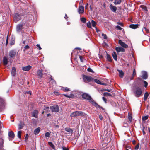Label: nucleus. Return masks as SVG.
I'll return each mask as SVG.
<instances>
[{
  "label": "nucleus",
  "instance_id": "1",
  "mask_svg": "<svg viewBox=\"0 0 150 150\" xmlns=\"http://www.w3.org/2000/svg\"><path fill=\"white\" fill-rule=\"evenodd\" d=\"M82 98L83 99L88 100L92 104L95 103V104L96 105V107H99L103 109V108L102 107H100L95 102V101L92 99L91 96L88 94L86 93H84L82 94Z\"/></svg>",
  "mask_w": 150,
  "mask_h": 150
},
{
  "label": "nucleus",
  "instance_id": "2",
  "mask_svg": "<svg viewBox=\"0 0 150 150\" xmlns=\"http://www.w3.org/2000/svg\"><path fill=\"white\" fill-rule=\"evenodd\" d=\"M85 115V114L83 112L80 111H77L72 113L70 115V117H73L79 116H83Z\"/></svg>",
  "mask_w": 150,
  "mask_h": 150
},
{
  "label": "nucleus",
  "instance_id": "3",
  "mask_svg": "<svg viewBox=\"0 0 150 150\" xmlns=\"http://www.w3.org/2000/svg\"><path fill=\"white\" fill-rule=\"evenodd\" d=\"M134 93L136 97H139L141 96L142 91L141 88L138 87H137L134 89Z\"/></svg>",
  "mask_w": 150,
  "mask_h": 150
},
{
  "label": "nucleus",
  "instance_id": "4",
  "mask_svg": "<svg viewBox=\"0 0 150 150\" xmlns=\"http://www.w3.org/2000/svg\"><path fill=\"white\" fill-rule=\"evenodd\" d=\"M5 106L4 100L0 97V112L1 111L5 108Z\"/></svg>",
  "mask_w": 150,
  "mask_h": 150
},
{
  "label": "nucleus",
  "instance_id": "5",
  "mask_svg": "<svg viewBox=\"0 0 150 150\" xmlns=\"http://www.w3.org/2000/svg\"><path fill=\"white\" fill-rule=\"evenodd\" d=\"M50 110L54 112H57L59 110V107L57 105H54L50 107Z\"/></svg>",
  "mask_w": 150,
  "mask_h": 150
},
{
  "label": "nucleus",
  "instance_id": "6",
  "mask_svg": "<svg viewBox=\"0 0 150 150\" xmlns=\"http://www.w3.org/2000/svg\"><path fill=\"white\" fill-rule=\"evenodd\" d=\"M83 79L84 81H88V82L91 81L93 80V79L91 77L89 76H86L84 75L83 77Z\"/></svg>",
  "mask_w": 150,
  "mask_h": 150
},
{
  "label": "nucleus",
  "instance_id": "7",
  "mask_svg": "<svg viewBox=\"0 0 150 150\" xmlns=\"http://www.w3.org/2000/svg\"><path fill=\"white\" fill-rule=\"evenodd\" d=\"M32 68V67L30 65L23 66L22 67V69L25 71H28L30 70Z\"/></svg>",
  "mask_w": 150,
  "mask_h": 150
},
{
  "label": "nucleus",
  "instance_id": "8",
  "mask_svg": "<svg viewBox=\"0 0 150 150\" xmlns=\"http://www.w3.org/2000/svg\"><path fill=\"white\" fill-rule=\"evenodd\" d=\"M119 44L123 47L126 48L128 47V45L125 44L124 42L121 40H119Z\"/></svg>",
  "mask_w": 150,
  "mask_h": 150
},
{
  "label": "nucleus",
  "instance_id": "9",
  "mask_svg": "<svg viewBox=\"0 0 150 150\" xmlns=\"http://www.w3.org/2000/svg\"><path fill=\"white\" fill-rule=\"evenodd\" d=\"M8 58L6 56H4L3 58V62L4 65L6 66L8 62Z\"/></svg>",
  "mask_w": 150,
  "mask_h": 150
},
{
  "label": "nucleus",
  "instance_id": "10",
  "mask_svg": "<svg viewBox=\"0 0 150 150\" xmlns=\"http://www.w3.org/2000/svg\"><path fill=\"white\" fill-rule=\"evenodd\" d=\"M84 6H79L78 12L79 14H81L84 12Z\"/></svg>",
  "mask_w": 150,
  "mask_h": 150
},
{
  "label": "nucleus",
  "instance_id": "11",
  "mask_svg": "<svg viewBox=\"0 0 150 150\" xmlns=\"http://www.w3.org/2000/svg\"><path fill=\"white\" fill-rule=\"evenodd\" d=\"M21 17L20 15L18 13L16 14L14 18V20L15 22H17L20 19Z\"/></svg>",
  "mask_w": 150,
  "mask_h": 150
},
{
  "label": "nucleus",
  "instance_id": "12",
  "mask_svg": "<svg viewBox=\"0 0 150 150\" xmlns=\"http://www.w3.org/2000/svg\"><path fill=\"white\" fill-rule=\"evenodd\" d=\"M115 50L118 52H124L125 51V50L121 47H117Z\"/></svg>",
  "mask_w": 150,
  "mask_h": 150
},
{
  "label": "nucleus",
  "instance_id": "13",
  "mask_svg": "<svg viewBox=\"0 0 150 150\" xmlns=\"http://www.w3.org/2000/svg\"><path fill=\"white\" fill-rule=\"evenodd\" d=\"M11 41L10 42V45H13L15 43V37L13 35H12L11 37Z\"/></svg>",
  "mask_w": 150,
  "mask_h": 150
},
{
  "label": "nucleus",
  "instance_id": "14",
  "mask_svg": "<svg viewBox=\"0 0 150 150\" xmlns=\"http://www.w3.org/2000/svg\"><path fill=\"white\" fill-rule=\"evenodd\" d=\"M110 8L112 11L114 12H115L117 10V7L116 6H113L112 4L110 5Z\"/></svg>",
  "mask_w": 150,
  "mask_h": 150
},
{
  "label": "nucleus",
  "instance_id": "15",
  "mask_svg": "<svg viewBox=\"0 0 150 150\" xmlns=\"http://www.w3.org/2000/svg\"><path fill=\"white\" fill-rule=\"evenodd\" d=\"M38 112L37 110H35L32 113V115L35 117L37 118L38 117Z\"/></svg>",
  "mask_w": 150,
  "mask_h": 150
},
{
  "label": "nucleus",
  "instance_id": "16",
  "mask_svg": "<svg viewBox=\"0 0 150 150\" xmlns=\"http://www.w3.org/2000/svg\"><path fill=\"white\" fill-rule=\"evenodd\" d=\"M16 54V52L14 50H11L10 52V57L13 58L15 56Z\"/></svg>",
  "mask_w": 150,
  "mask_h": 150
},
{
  "label": "nucleus",
  "instance_id": "17",
  "mask_svg": "<svg viewBox=\"0 0 150 150\" xmlns=\"http://www.w3.org/2000/svg\"><path fill=\"white\" fill-rule=\"evenodd\" d=\"M37 74L41 78L42 77L43 75L42 71V70H39L37 71Z\"/></svg>",
  "mask_w": 150,
  "mask_h": 150
},
{
  "label": "nucleus",
  "instance_id": "18",
  "mask_svg": "<svg viewBox=\"0 0 150 150\" xmlns=\"http://www.w3.org/2000/svg\"><path fill=\"white\" fill-rule=\"evenodd\" d=\"M16 69L14 67L12 68V70L11 72V75L12 76H14L16 75Z\"/></svg>",
  "mask_w": 150,
  "mask_h": 150
},
{
  "label": "nucleus",
  "instance_id": "19",
  "mask_svg": "<svg viewBox=\"0 0 150 150\" xmlns=\"http://www.w3.org/2000/svg\"><path fill=\"white\" fill-rule=\"evenodd\" d=\"M142 78L144 79H146L147 78V74L146 72L143 71L142 75Z\"/></svg>",
  "mask_w": 150,
  "mask_h": 150
},
{
  "label": "nucleus",
  "instance_id": "20",
  "mask_svg": "<svg viewBox=\"0 0 150 150\" xmlns=\"http://www.w3.org/2000/svg\"><path fill=\"white\" fill-rule=\"evenodd\" d=\"M139 26V25L138 24H131L129 27L130 28L133 29H135L137 28H138Z\"/></svg>",
  "mask_w": 150,
  "mask_h": 150
},
{
  "label": "nucleus",
  "instance_id": "21",
  "mask_svg": "<svg viewBox=\"0 0 150 150\" xmlns=\"http://www.w3.org/2000/svg\"><path fill=\"white\" fill-rule=\"evenodd\" d=\"M117 70L119 72V76L120 78H122L124 75L123 72L121 70L117 69Z\"/></svg>",
  "mask_w": 150,
  "mask_h": 150
},
{
  "label": "nucleus",
  "instance_id": "22",
  "mask_svg": "<svg viewBox=\"0 0 150 150\" xmlns=\"http://www.w3.org/2000/svg\"><path fill=\"white\" fill-rule=\"evenodd\" d=\"M3 143V139L2 138H0V150L2 149Z\"/></svg>",
  "mask_w": 150,
  "mask_h": 150
},
{
  "label": "nucleus",
  "instance_id": "23",
  "mask_svg": "<svg viewBox=\"0 0 150 150\" xmlns=\"http://www.w3.org/2000/svg\"><path fill=\"white\" fill-rule=\"evenodd\" d=\"M15 137V135L14 133L12 131H10V140L12 139Z\"/></svg>",
  "mask_w": 150,
  "mask_h": 150
},
{
  "label": "nucleus",
  "instance_id": "24",
  "mask_svg": "<svg viewBox=\"0 0 150 150\" xmlns=\"http://www.w3.org/2000/svg\"><path fill=\"white\" fill-rule=\"evenodd\" d=\"M50 86L52 87L56 85V82L54 80H51L50 81Z\"/></svg>",
  "mask_w": 150,
  "mask_h": 150
},
{
  "label": "nucleus",
  "instance_id": "25",
  "mask_svg": "<svg viewBox=\"0 0 150 150\" xmlns=\"http://www.w3.org/2000/svg\"><path fill=\"white\" fill-rule=\"evenodd\" d=\"M112 55L114 59L115 60L117 61V56L116 54V53L115 52H113L112 53Z\"/></svg>",
  "mask_w": 150,
  "mask_h": 150
},
{
  "label": "nucleus",
  "instance_id": "26",
  "mask_svg": "<svg viewBox=\"0 0 150 150\" xmlns=\"http://www.w3.org/2000/svg\"><path fill=\"white\" fill-rule=\"evenodd\" d=\"M40 127H38V128H36V129H35V130L34 131V134H36L39 133V132L40 131Z\"/></svg>",
  "mask_w": 150,
  "mask_h": 150
},
{
  "label": "nucleus",
  "instance_id": "27",
  "mask_svg": "<svg viewBox=\"0 0 150 150\" xmlns=\"http://www.w3.org/2000/svg\"><path fill=\"white\" fill-rule=\"evenodd\" d=\"M22 25L19 24L17 26V30L18 31H20L22 29Z\"/></svg>",
  "mask_w": 150,
  "mask_h": 150
},
{
  "label": "nucleus",
  "instance_id": "28",
  "mask_svg": "<svg viewBox=\"0 0 150 150\" xmlns=\"http://www.w3.org/2000/svg\"><path fill=\"white\" fill-rule=\"evenodd\" d=\"M149 94L147 92H146L144 95V100L146 101V100Z\"/></svg>",
  "mask_w": 150,
  "mask_h": 150
},
{
  "label": "nucleus",
  "instance_id": "29",
  "mask_svg": "<svg viewBox=\"0 0 150 150\" xmlns=\"http://www.w3.org/2000/svg\"><path fill=\"white\" fill-rule=\"evenodd\" d=\"M49 145L53 149L55 150V146L51 142H48Z\"/></svg>",
  "mask_w": 150,
  "mask_h": 150
},
{
  "label": "nucleus",
  "instance_id": "30",
  "mask_svg": "<svg viewBox=\"0 0 150 150\" xmlns=\"http://www.w3.org/2000/svg\"><path fill=\"white\" fill-rule=\"evenodd\" d=\"M143 29H144L145 30L146 33H149V29L146 27V25L145 24L144 26Z\"/></svg>",
  "mask_w": 150,
  "mask_h": 150
},
{
  "label": "nucleus",
  "instance_id": "31",
  "mask_svg": "<svg viewBox=\"0 0 150 150\" xmlns=\"http://www.w3.org/2000/svg\"><path fill=\"white\" fill-rule=\"evenodd\" d=\"M64 96H65L66 97H68V98H72V97H73V96H74V95L72 93L70 94L69 95H67V94H64Z\"/></svg>",
  "mask_w": 150,
  "mask_h": 150
},
{
  "label": "nucleus",
  "instance_id": "32",
  "mask_svg": "<svg viewBox=\"0 0 150 150\" xmlns=\"http://www.w3.org/2000/svg\"><path fill=\"white\" fill-rule=\"evenodd\" d=\"M65 130L66 131L69 132L71 133H72L73 132L71 129L69 128H65Z\"/></svg>",
  "mask_w": 150,
  "mask_h": 150
},
{
  "label": "nucleus",
  "instance_id": "33",
  "mask_svg": "<svg viewBox=\"0 0 150 150\" xmlns=\"http://www.w3.org/2000/svg\"><path fill=\"white\" fill-rule=\"evenodd\" d=\"M121 2V0H115V5L120 4Z\"/></svg>",
  "mask_w": 150,
  "mask_h": 150
},
{
  "label": "nucleus",
  "instance_id": "34",
  "mask_svg": "<svg viewBox=\"0 0 150 150\" xmlns=\"http://www.w3.org/2000/svg\"><path fill=\"white\" fill-rule=\"evenodd\" d=\"M107 59L108 61H112L111 57H110V56L108 54H107Z\"/></svg>",
  "mask_w": 150,
  "mask_h": 150
},
{
  "label": "nucleus",
  "instance_id": "35",
  "mask_svg": "<svg viewBox=\"0 0 150 150\" xmlns=\"http://www.w3.org/2000/svg\"><path fill=\"white\" fill-rule=\"evenodd\" d=\"M94 81L97 83L99 84H101V82L98 79H94L93 80Z\"/></svg>",
  "mask_w": 150,
  "mask_h": 150
},
{
  "label": "nucleus",
  "instance_id": "36",
  "mask_svg": "<svg viewBox=\"0 0 150 150\" xmlns=\"http://www.w3.org/2000/svg\"><path fill=\"white\" fill-rule=\"evenodd\" d=\"M62 90L64 92H67L69 91V89L67 87L63 88H62Z\"/></svg>",
  "mask_w": 150,
  "mask_h": 150
},
{
  "label": "nucleus",
  "instance_id": "37",
  "mask_svg": "<svg viewBox=\"0 0 150 150\" xmlns=\"http://www.w3.org/2000/svg\"><path fill=\"white\" fill-rule=\"evenodd\" d=\"M91 23H92V26L93 27H95L96 25V22L93 20H92L91 21Z\"/></svg>",
  "mask_w": 150,
  "mask_h": 150
},
{
  "label": "nucleus",
  "instance_id": "38",
  "mask_svg": "<svg viewBox=\"0 0 150 150\" xmlns=\"http://www.w3.org/2000/svg\"><path fill=\"white\" fill-rule=\"evenodd\" d=\"M21 131L18 132L17 136L19 138H21Z\"/></svg>",
  "mask_w": 150,
  "mask_h": 150
},
{
  "label": "nucleus",
  "instance_id": "39",
  "mask_svg": "<svg viewBox=\"0 0 150 150\" xmlns=\"http://www.w3.org/2000/svg\"><path fill=\"white\" fill-rule=\"evenodd\" d=\"M87 26L88 27L91 28V23L90 21L88 22L87 23Z\"/></svg>",
  "mask_w": 150,
  "mask_h": 150
},
{
  "label": "nucleus",
  "instance_id": "40",
  "mask_svg": "<svg viewBox=\"0 0 150 150\" xmlns=\"http://www.w3.org/2000/svg\"><path fill=\"white\" fill-rule=\"evenodd\" d=\"M23 127V125L22 123H21L20 124H19L18 125V128L19 129H21Z\"/></svg>",
  "mask_w": 150,
  "mask_h": 150
},
{
  "label": "nucleus",
  "instance_id": "41",
  "mask_svg": "<svg viewBox=\"0 0 150 150\" xmlns=\"http://www.w3.org/2000/svg\"><path fill=\"white\" fill-rule=\"evenodd\" d=\"M148 118V117L147 116H145L143 117L142 118V120L143 121H145Z\"/></svg>",
  "mask_w": 150,
  "mask_h": 150
},
{
  "label": "nucleus",
  "instance_id": "42",
  "mask_svg": "<svg viewBox=\"0 0 150 150\" xmlns=\"http://www.w3.org/2000/svg\"><path fill=\"white\" fill-rule=\"evenodd\" d=\"M81 21L83 23H85L86 21V20L84 18H82L81 19Z\"/></svg>",
  "mask_w": 150,
  "mask_h": 150
},
{
  "label": "nucleus",
  "instance_id": "43",
  "mask_svg": "<svg viewBox=\"0 0 150 150\" xmlns=\"http://www.w3.org/2000/svg\"><path fill=\"white\" fill-rule=\"evenodd\" d=\"M103 38L104 39H106L107 38V37L106 35L103 33H102V34Z\"/></svg>",
  "mask_w": 150,
  "mask_h": 150
},
{
  "label": "nucleus",
  "instance_id": "44",
  "mask_svg": "<svg viewBox=\"0 0 150 150\" xmlns=\"http://www.w3.org/2000/svg\"><path fill=\"white\" fill-rule=\"evenodd\" d=\"M9 32H8V34L9 33ZM8 35L7 37V39L6 40V42L5 45H7L8 43Z\"/></svg>",
  "mask_w": 150,
  "mask_h": 150
},
{
  "label": "nucleus",
  "instance_id": "45",
  "mask_svg": "<svg viewBox=\"0 0 150 150\" xmlns=\"http://www.w3.org/2000/svg\"><path fill=\"white\" fill-rule=\"evenodd\" d=\"M50 134L48 132H47L45 134V136L46 137H49L50 136Z\"/></svg>",
  "mask_w": 150,
  "mask_h": 150
},
{
  "label": "nucleus",
  "instance_id": "46",
  "mask_svg": "<svg viewBox=\"0 0 150 150\" xmlns=\"http://www.w3.org/2000/svg\"><path fill=\"white\" fill-rule=\"evenodd\" d=\"M87 71L89 72H93V70L90 68H88L87 69Z\"/></svg>",
  "mask_w": 150,
  "mask_h": 150
},
{
  "label": "nucleus",
  "instance_id": "47",
  "mask_svg": "<svg viewBox=\"0 0 150 150\" xmlns=\"http://www.w3.org/2000/svg\"><path fill=\"white\" fill-rule=\"evenodd\" d=\"M103 95L104 96H105L106 95H108V96H109L110 95V94L108 93L105 92V93H104Z\"/></svg>",
  "mask_w": 150,
  "mask_h": 150
},
{
  "label": "nucleus",
  "instance_id": "48",
  "mask_svg": "<svg viewBox=\"0 0 150 150\" xmlns=\"http://www.w3.org/2000/svg\"><path fill=\"white\" fill-rule=\"evenodd\" d=\"M144 86L145 87H146L147 86L148 83H147V82H146L145 81H144Z\"/></svg>",
  "mask_w": 150,
  "mask_h": 150
},
{
  "label": "nucleus",
  "instance_id": "49",
  "mask_svg": "<svg viewBox=\"0 0 150 150\" xmlns=\"http://www.w3.org/2000/svg\"><path fill=\"white\" fill-rule=\"evenodd\" d=\"M116 28L118 30H121L122 29V28L120 27V26H118V25H117L116 26Z\"/></svg>",
  "mask_w": 150,
  "mask_h": 150
},
{
  "label": "nucleus",
  "instance_id": "50",
  "mask_svg": "<svg viewBox=\"0 0 150 150\" xmlns=\"http://www.w3.org/2000/svg\"><path fill=\"white\" fill-rule=\"evenodd\" d=\"M79 58H80L81 61L82 62H83V57H82V56L79 55Z\"/></svg>",
  "mask_w": 150,
  "mask_h": 150
},
{
  "label": "nucleus",
  "instance_id": "51",
  "mask_svg": "<svg viewBox=\"0 0 150 150\" xmlns=\"http://www.w3.org/2000/svg\"><path fill=\"white\" fill-rule=\"evenodd\" d=\"M139 147V144H138L135 147V149L136 150H137Z\"/></svg>",
  "mask_w": 150,
  "mask_h": 150
},
{
  "label": "nucleus",
  "instance_id": "52",
  "mask_svg": "<svg viewBox=\"0 0 150 150\" xmlns=\"http://www.w3.org/2000/svg\"><path fill=\"white\" fill-rule=\"evenodd\" d=\"M103 91H107L110 92H111L112 91V90L111 89H104L103 90Z\"/></svg>",
  "mask_w": 150,
  "mask_h": 150
},
{
  "label": "nucleus",
  "instance_id": "53",
  "mask_svg": "<svg viewBox=\"0 0 150 150\" xmlns=\"http://www.w3.org/2000/svg\"><path fill=\"white\" fill-rule=\"evenodd\" d=\"M36 46L37 47L39 48V50H40L41 49V48L40 47V45L39 44H38L36 45Z\"/></svg>",
  "mask_w": 150,
  "mask_h": 150
},
{
  "label": "nucleus",
  "instance_id": "54",
  "mask_svg": "<svg viewBox=\"0 0 150 150\" xmlns=\"http://www.w3.org/2000/svg\"><path fill=\"white\" fill-rule=\"evenodd\" d=\"M62 149L63 150H69V149L68 148L65 147H63Z\"/></svg>",
  "mask_w": 150,
  "mask_h": 150
},
{
  "label": "nucleus",
  "instance_id": "55",
  "mask_svg": "<svg viewBox=\"0 0 150 150\" xmlns=\"http://www.w3.org/2000/svg\"><path fill=\"white\" fill-rule=\"evenodd\" d=\"M54 93L55 94L57 95H59V92L57 91H55L54 92Z\"/></svg>",
  "mask_w": 150,
  "mask_h": 150
},
{
  "label": "nucleus",
  "instance_id": "56",
  "mask_svg": "<svg viewBox=\"0 0 150 150\" xmlns=\"http://www.w3.org/2000/svg\"><path fill=\"white\" fill-rule=\"evenodd\" d=\"M136 75V73L135 71V69H134L133 70V76H134V75Z\"/></svg>",
  "mask_w": 150,
  "mask_h": 150
},
{
  "label": "nucleus",
  "instance_id": "57",
  "mask_svg": "<svg viewBox=\"0 0 150 150\" xmlns=\"http://www.w3.org/2000/svg\"><path fill=\"white\" fill-rule=\"evenodd\" d=\"M99 118L101 120H103V117L101 115H100L99 117Z\"/></svg>",
  "mask_w": 150,
  "mask_h": 150
},
{
  "label": "nucleus",
  "instance_id": "58",
  "mask_svg": "<svg viewBox=\"0 0 150 150\" xmlns=\"http://www.w3.org/2000/svg\"><path fill=\"white\" fill-rule=\"evenodd\" d=\"M117 24L120 25V26H122V23H121V22H117Z\"/></svg>",
  "mask_w": 150,
  "mask_h": 150
},
{
  "label": "nucleus",
  "instance_id": "59",
  "mask_svg": "<svg viewBox=\"0 0 150 150\" xmlns=\"http://www.w3.org/2000/svg\"><path fill=\"white\" fill-rule=\"evenodd\" d=\"M102 99L105 102H106V99L104 97H102Z\"/></svg>",
  "mask_w": 150,
  "mask_h": 150
},
{
  "label": "nucleus",
  "instance_id": "60",
  "mask_svg": "<svg viewBox=\"0 0 150 150\" xmlns=\"http://www.w3.org/2000/svg\"><path fill=\"white\" fill-rule=\"evenodd\" d=\"M28 137V134H27L25 137V139L27 140Z\"/></svg>",
  "mask_w": 150,
  "mask_h": 150
},
{
  "label": "nucleus",
  "instance_id": "61",
  "mask_svg": "<svg viewBox=\"0 0 150 150\" xmlns=\"http://www.w3.org/2000/svg\"><path fill=\"white\" fill-rule=\"evenodd\" d=\"M1 122L0 121V133H1Z\"/></svg>",
  "mask_w": 150,
  "mask_h": 150
},
{
  "label": "nucleus",
  "instance_id": "62",
  "mask_svg": "<svg viewBox=\"0 0 150 150\" xmlns=\"http://www.w3.org/2000/svg\"><path fill=\"white\" fill-rule=\"evenodd\" d=\"M25 49H28L29 48V46L28 45H26L25 47Z\"/></svg>",
  "mask_w": 150,
  "mask_h": 150
},
{
  "label": "nucleus",
  "instance_id": "63",
  "mask_svg": "<svg viewBox=\"0 0 150 150\" xmlns=\"http://www.w3.org/2000/svg\"><path fill=\"white\" fill-rule=\"evenodd\" d=\"M128 118H129V120L130 121H131L132 120V117H131V116H129L128 117Z\"/></svg>",
  "mask_w": 150,
  "mask_h": 150
},
{
  "label": "nucleus",
  "instance_id": "64",
  "mask_svg": "<svg viewBox=\"0 0 150 150\" xmlns=\"http://www.w3.org/2000/svg\"><path fill=\"white\" fill-rule=\"evenodd\" d=\"M68 18V17H67V14H66L65 15V17H64L65 18V19H67Z\"/></svg>",
  "mask_w": 150,
  "mask_h": 150
}]
</instances>
